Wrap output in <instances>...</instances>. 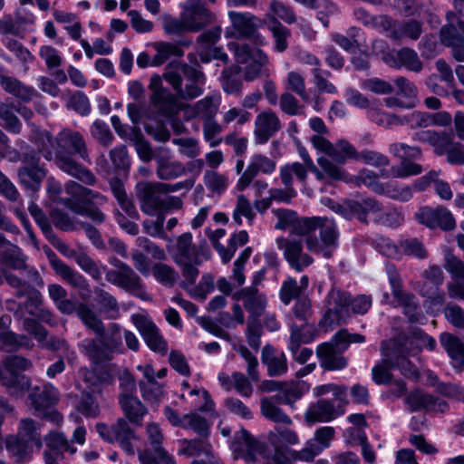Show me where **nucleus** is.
I'll use <instances>...</instances> for the list:
<instances>
[{
  "label": "nucleus",
  "mask_w": 464,
  "mask_h": 464,
  "mask_svg": "<svg viewBox=\"0 0 464 464\" xmlns=\"http://www.w3.org/2000/svg\"><path fill=\"white\" fill-rule=\"evenodd\" d=\"M103 270L109 283L143 300L147 299L142 279L130 266L121 270L103 266Z\"/></svg>",
  "instance_id": "nucleus-18"
},
{
  "label": "nucleus",
  "mask_w": 464,
  "mask_h": 464,
  "mask_svg": "<svg viewBox=\"0 0 464 464\" xmlns=\"http://www.w3.org/2000/svg\"><path fill=\"white\" fill-rule=\"evenodd\" d=\"M46 446L49 448V453L57 455L60 459H63V453L75 451V449L72 448L69 444L66 437L60 432H49L44 438Z\"/></svg>",
  "instance_id": "nucleus-55"
},
{
  "label": "nucleus",
  "mask_w": 464,
  "mask_h": 464,
  "mask_svg": "<svg viewBox=\"0 0 464 464\" xmlns=\"http://www.w3.org/2000/svg\"><path fill=\"white\" fill-rule=\"evenodd\" d=\"M7 451L15 458L16 461L30 458L34 446L21 440L16 435L7 436L5 439Z\"/></svg>",
  "instance_id": "nucleus-52"
},
{
  "label": "nucleus",
  "mask_w": 464,
  "mask_h": 464,
  "mask_svg": "<svg viewBox=\"0 0 464 464\" xmlns=\"http://www.w3.org/2000/svg\"><path fill=\"white\" fill-rule=\"evenodd\" d=\"M323 135H313L310 139L315 150L329 157H319L318 164L326 174H340L336 164L342 165L346 162L347 152H353V144L345 140H340L333 144Z\"/></svg>",
  "instance_id": "nucleus-10"
},
{
  "label": "nucleus",
  "mask_w": 464,
  "mask_h": 464,
  "mask_svg": "<svg viewBox=\"0 0 464 464\" xmlns=\"http://www.w3.org/2000/svg\"><path fill=\"white\" fill-rule=\"evenodd\" d=\"M119 404L125 419L128 420L132 426H142L144 416L147 414L148 411L136 396L122 393L119 396Z\"/></svg>",
  "instance_id": "nucleus-37"
},
{
  "label": "nucleus",
  "mask_w": 464,
  "mask_h": 464,
  "mask_svg": "<svg viewBox=\"0 0 464 464\" xmlns=\"http://www.w3.org/2000/svg\"><path fill=\"white\" fill-rule=\"evenodd\" d=\"M354 19L366 27H371L383 33L388 15H372L367 10L362 7L355 8L353 11Z\"/></svg>",
  "instance_id": "nucleus-59"
},
{
  "label": "nucleus",
  "mask_w": 464,
  "mask_h": 464,
  "mask_svg": "<svg viewBox=\"0 0 464 464\" xmlns=\"http://www.w3.org/2000/svg\"><path fill=\"white\" fill-rule=\"evenodd\" d=\"M149 447L139 453L142 464H175L174 458L162 447L163 435L157 423L147 426Z\"/></svg>",
  "instance_id": "nucleus-16"
},
{
  "label": "nucleus",
  "mask_w": 464,
  "mask_h": 464,
  "mask_svg": "<svg viewBox=\"0 0 464 464\" xmlns=\"http://www.w3.org/2000/svg\"><path fill=\"white\" fill-rule=\"evenodd\" d=\"M388 151L400 160L404 174H420L425 169L419 163L422 153L419 147L410 146L403 142H393L389 145Z\"/></svg>",
  "instance_id": "nucleus-23"
},
{
  "label": "nucleus",
  "mask_w": 464,
  "mask_h": 464,
  "mask_svg": "<svg viewBox=\"0 0 464 464\" xmlns=\"http://www.w3.org/2000/svg\"><path fill=\"white\" fill-rule=\"evenodd\" d=\"M234 30V34L237 38L253 39L256 45H265L266 41L263 35L257 32L262 20L249 12L229 11L227 13Z\"/></svg>",
  "instance_id": "nucleus-17"
},
{
  "label": "nucleus",
  "mask_w": 464,
  "mask_h": 464,
  "mask_svg": "<svg viewBox=\"0 0 464 464\" xmlns=\"http://www.w3.org/2000/svg\"><path fill=\"white\" fill-rule=\"evenodd\" d=\"M50 263L55 274L61 276L72 286L77 288L80 292H91L88 280L81 273L58 258L55 254H53V257L50 259Z\"/></svg>",
  "instance_id": "nucleus-36"
},
{
  "label": "nucleus",
  "mask_w": 464,
  "mask_h": 464,
  "mask_svg": "<svg viewBox=\"0 0 464 464\" xmlns=\"http://www.w3.org/2000/svg\"><path fill=\"white\" fill-rule=\"evenodd\" d=\"M220 102V93L218 92H210L194 104H185L184 116L186 120L197 117L211 119L217 113Z\"/></svg>",
  "instance_id": "nucleus-32"
},
{
  "label": "nucleus",
  "mask_w": 464,
  "mask_h": 464,
  "mask_svg": "<svg viewBox=\"0 0 464 464\" xmlns=\"http://www.w3.org/2000/svg\"><path fill=\"white\" fill-rule=\"evenodd\" d=\"M28 398L37 415L57 424L63 420V416L53 409L59 400L58 390L53 384L44 382L34 386Z\"/></svg>",
  "instance_id": "nucleus-14"
},
{
  "label": "nucleus",
  "mask_w": 464,
  "mask_h": 464,
  "mask_svg": "<svg viewBox=\"0 0 464 464\" xmlns=\"http://www.w3.org/2000/svg\"><path fill=\"white\" fill-rule=\"evenodd\" d=\"M414 140L429 144L433 148L435 154L442 156L454 141V136L450 131L446 130H420L414 134Z\"/></svg>",
  "instance_id": "nucleus-34"
},
{
  "label": "nucleus",
  "mask_w": 464,
  "mask_h": 464,
  "mask_svg": "<svg viewBox=\"0 0 464 464\" xmlns=\"http://www.w3.org/2000/svg\"><path fill=\"white\" fill-rule=\"evenodd\" d=\"M260 411L263 417L273 422L286 425L292 424L291 418L285 414L279 406L274 404L273 401L270 399L261 400Z\"/></svg>",
  "instance_id": "nucleus-51"
},
{
  "label": "nucleus",
  "mask_w": 464,
  "mask_h": 464,
  "mask_svg": "<svg viewBox=\"0 0 464 464\" xmlns=\"http://www.w3.org/2000/svg\"><path fill=\"white\" fill-rule=\"evenodd\" d=\"M334 436V429L333 427L319 428L314 432V439L308 440L303 450L299 451L288 450L287 452L294 459L312 461L323 450L329 447Z\"/></svg>",
  "instance_id": "nucleus-24"
},
{
  "label": "nucleus",
  "mask_w": 464,
  "mask_h": 464,
  "mask_svg": "<svg viewBox=\"0 0 464 464\" xmlns=\"http://www.w3.org/2000/svg\"><path fill=\"white\" fill-rule=\"evenodd\" d=\"M269 29L275 40L274 50L277 53L285 52L288 47L287 39L291 35L290 30L276 19H271Z\"/></svg>",
  "instance_id": "nucleus-62"
},
{
  "label": "nucleus",
  "mask_w": 464,
  "mask_h": 464,
  "mask_svg": "<svg viewBox=\"0 0 464 464\" xmlns=\"http://www.w3.org/2000/svg\"><path fill=\"white\" fill-rule=\"evenodd\" d=\"M291 232L298 236H306L307 249L325 258L331 257L337 246L336 225L333 219L327 218H297L291 226Z\"/></svg>",
  "instance_id": "nucleus-3"
},
{
  "label": "nucleus",
  "mask_w": 464,
  "mask_h": 464,
  "mask_svg": "<svg viewBox=\"0 0 464 464\" xmlns=\"http://www.w3.org/2000/svg\"><path fill=\"white\" fill-rule=\"evenodd\" d=\"M440 341L451 359L460 362L464 361V344L458 337L443 333L440 334Z\"/></svg>",
  "instance_id": "nucleus-60"
},
{
  "label": "nucleus",
  "mask_w": 464,
  "mask_h": 464,
  "mask_svg": "<svg viewBox=\"0 0 464 464\" xmlns=\"http://www.w3.org/2000/svg\"><path fill=\"white\" fill-rule=\"evenodd\" d=\"M81 353L97 363L111 362L115 352H122V328L117 323L104 326L103 334L95 338H85L79 344Z\"/></svg>",
  "instance_id": "nucleus-5"
},
{
  "label": "nucleus",
  "mask_w": 464,
  "mask_h": 464,
  "mask_svg": "<svg viewBox=\"0 0 464 464\" xmlns=\"http://www.w3.org/2000/svg\"><path fill=\"white\" fill-rule=\"evenodd\" d=\"M95 301L101 306L102 312L108 314V318L114 319L118 316L120 307L117 299L100 286L93 288Z\"/></svg>",
  "instance_id": "nucleus-48"
},
{
  "label": "nucleus",
  "mask_w": 464,
  "mask_h": 464,
  "mask_svg": "<svg viewBox=\"0 0 464 464\" xmlns=\"http://www.w3.org/2000/svg\"><path fill=\"white\" fill-rule=\"evenodd\" d=\"M0 84L5 91L23 101L32 100L34 94V88L22 84L21 82L13 77L2 76L0 78Z\"/></svg>",
  "instance_id": "nucleus-50"
},
{
  "label": "nucleus",
  "mask_w": 464,
  "mask_h": 464,
  "mask_svg": "<svg viewBox=\"0 0 464 464\" xmlns=\"http://www.w3.org/2000/svg\"><path fill=\"white\" fill-rule=\"evenodd\" d=\"M309 285V277L304 275L300 282L294 277H287L283 281L280 290L279 298L285 305H289L292 301L302 298L303 294L306 291Z\"/></svg>",
  "instance_id": "nucleus-41"
},
{
  "label": "nucleus",
  "mask_w": 464,
  "mask_h": 464,
  "mask_svg": "<svg viewBox=\"0 0 464 464\" xmlns=\"http://www.w3.org/2000/svg\"><path fill=\"white\" fill-rule=\"evenodd\" d=\"M380 176H314V189L320 192L334 193L339 182L364 185L372 192L401 201H408L412 197L411 188L401 186L396 180L382 181ZM431 182L432 176H422L413 185L415 191L425 190Z\"/></svg>",
  "instance_id": "nucleus-1"
},
{
  "label": "nucleus",
  "mask_w": 464,
  "mask_h": 464,
  "mask_svg": "<svg viewBox=\"0 0 464 464\" xmlns=\"http://www.w3.org/2000/svg\"><path fill=\"white\" fill-rule=\"evenodd\" d=\"M282 124L277 114L271 109L258 113L255 120L254 140L256 144H266L281 129Z\"/></svg>",
  "instance_id": "nucleus-26"
},
{
  "label": "nucleus",
  "mask_w": 464,
  "mask_h": 464,
  "mask_svg": "<svg viewBox=\"0 0 464 464\" xmlns=\"http://www.w3.org/2000/svg\"><path fill=\"white\" fill-rule=\"evenodd\" d=\"M344 413L341 404H335V401L320 399L312 403L304 414L307 422H328Z\"/></svg>",
  "instance_id": "nucleus-30"
},
{
  "label": "nucleus",
  "mask_w": 464,
  "mask_h": 464,
  "mask_svg": "<svg viewBox=\"0 0 464 464\" xmlns=\"http://www.w3.org/2000/svg\"><path fill=\"white\" fill-rule=\"evenodd\" d=\"M276 169V161L262 154L251 156L244 174H271Z\"/></svg>",
  "instance_id": "nucleus-54"
},
{
  "label": "nucleus",
  "mask_w": 464,
  "mask_h": 464,
  "mask_svg": "<svg viewBox=\"0 0 464 464\" xmlns=\"http://www.w3.org/2000/svg\"><path fill=\"white\" fill-rule=\"evenodd\" d=\"M235 297L242 300L249 316H261L266 307V298L255 286H246L238 291Z\"/></svg>",
  "instance_id": "nucleus-38"
},
{
  "label": "nucleus",
  "mask_w": 464,
  "mask_h": 464,
  "mask_svg": "<svg viewBox=\"0 0 464 464\" xmlns=\"http://www.w3.org/2000/svg\"><path fill=\"white\" fill-rule=\"evenodd\" d=\"M77 315L82 320V324L92 330L96 336L103 334L105 325L102 320L88 305L83 304H80L77 309Z\"/></svg>",
  "instance_id": "nucleus-53"
},
{
  "label": "nucleus",
  "mask_w": 464,
  "mask_h": 464,
  "mask_svg": "<svg viewBox=\"0 0 464 464\" xmlns=\"http://www.w3.org/2000/svg\"><path fill=\"white\" fill-rule=\"evenodd\" d=\"M279 247L284 250V256L290 267L296 272L304 271L314 262V258L304 252L301 239H285Z\"/></svg>",
  "instance_id": "nucleus-31"
},
{
  "label": "nucleus",
  "mask_w": 464,
  "mask_h": 464,
  "mask_svg": "<svg viewBox=\"0 0 464 464\" xmlns=\"http://www.w3.org/2000/svg\"><path fill=\"white\" fill-rule=\"evenodd\" d=\"M383 245L384 249L382 252L387 256H395L398 252H401L418 259L428 257V251L423 243L415 237L401 239L399 241L398 246L389 240H383Z\"/></svg>",
  "instance_id": "nucleus-33"
},
{
  "label": "nucleus",
  "mask_w": 464,
  "mask_h": 464,
  "mask_svg": "<svg viewBox=\"0 0 464 464\" xmlns=\"http://www.w3.org/2000/svg\"><path fill=\"white\" fill-rule=\"evenodd\" d=\"M152 275L161 285L171 287L179 278L178 272L170 266L158 263L152 267Z\"/></svg>",
  "instance_id": "nucleus-64"
},
{
  "label": "nucleus",
  "mask_w": 464,
  "mask_h": 464,
  "mask_svg": "<svg viewBox=\"0 0 464 464\" xmlns=\"http://www.w3.org/2000/svg\"><path fill=\"white\" fill-rule=\"evenodd\" d=\"M394 83L398 88L397 95L404 100L406 103H411V108L415 107L418 102V91L415 84L402 76L396 78Z\"/></svg>",
  "instance_id": "nucleus-63"
},
{
  "label": "nucleus",
  "mask_w": 464,
  "mask_h": 464,
  "mask_svg": "<svg viewBox=\"0 0 464 464\" xmlns=\"http://www.w3.org/2000/svg\"><path fill=\"white\" fill-rule=\"evenodd\" d=\"M0 380L3 385L8 390L9 393L14 396L22 395L30 388V380L24 374L9 373V376H4L3 373H1Z\"/></svg>",
  "instance_id": "nucleus-58"
},
{
  "label": "nucleus",
  "mask_w": 464,
  "mask_h": 464,
  "mask_svg": "<svg viewBox=\"0 0 464 464\" xmlns=\"http://www.w3.org/2000/svg\"><path fill=\"white\" fill-rule=\"evenodd\" d=\"M415 218L419 223L429 228H440L443 231H451L456 227V220L452 213L445 207L439 206L435 208L425 206L415 213Z\"/></svg>",
  "instance_id": "nucleus-21"
},
{
  "label": "nucleus",
  "mask_w": 464,
  "mask_h": 464,
  "mask_svg": "<svg viewBox=\"0 0 464 464\" xmlns=\"http://www.w3.org/2000/svg\"><path fill=\"white\" fill-rule=\"evenodd\" d=\"M404 401L411 412L420 411L445 412L449 409V405L444 400L436 398L420 390L410 392L406 395Z\"/></svg>",
  "instance_id": "nucleus-29"
},
{
  "label": "nucleus",
  "mask_w": 464,
  "mask_h": 464,
  "mask_svg": "<svg viewBox=\"0 0 464 464\" xmlns=\"http://www.w3.org/2000/svg\"><path fill=\"white\" fill-rule=\"evenodd\" d=\"M179 454L187 457H211L213 452L212 445L208 437H198L195 439H182L179 440Z\"/></svg>",
  "instance_id": "nucleus-43"
},
{
  "label": "nucleus",
  "mask_w": 464,
  "mask_h": 464,
  "mask_svg": "<svg viewBox=\"0 0 464 464\" xmlns=\"http://www.w3.org/2000/svg\"><path fill=\"white\" fill-rule=\"evenodd\" d=\"M18 306L19 308L25 309L31 316L36 317L43 323L51 326H54L56 324L53 314L50 310L43 306V295L38 290L32 292L25 301Z\"/></svg>",
  "instance_id": "nucleus-40"
},
{
  "label": "nucleus",
  "mask_w": 464,
  "mask_h": 464,
  "mask_svg": "<svg viewBox=\"0 0 464 464\" xmlns=\"http://www.w3.org/2000/svg\"><path fill=\"white\" fill-rule=\"evenodd\" d=\"M163 75L153 74L150 79L149 90L150 104L154 114L159 117L170 119L184 111L185 104L179 100L177 93H173L163 85Z\"/></svg>",
  "instance_id": "nucleus-9"
},
{
  "label": "nucleus",
  "mask_w": 464,
  "mask_h": 464,
  "mask_svg": "<svg viewBox=\"0 0 464 464\" xmlns=\"http://www.w3.org/2000/svg\"><path fill=\"white\" fill-rule=\"evenodd\" d=\"M382 61L388 66L394 69L406 68L409 71L419 72L422 70V62L418 53L411 48L403 47L399 50H392L384 53Z\"/></svg>",
  "instance_id": "nucleus-28"
},
{
  "label": "nucleus",
  "mask_w": 464,
  "mask_h": 464,
  "mask_svg": "<svg viewBox=\"0 0 464 464\" xmlns=\"http://www.w3.org/2000/svg\"><path fill=\"white\" fill-rule=\"evenodd\" d=\"M353 152H347L346 160L353 159L377 169L387 167L390 164L389 158L379 151L370 150L358 151L353 145Z\"/></svg>",
  "instance_id": "nucleus-46"
},
{
  "label": "nucleus",
  "mask_w": 464,
  "mask_h": 464,
  "mask_svg": "<svg viewBox=\"0 0 464 464\" xmlns=\"http://www.w3.org/2000/svg\"><path fill=\"white\" fill-rule=\"evenodd\" d=\"M297 146L299 155L304 160V164L299 162L287 164L281 168L280 174H306L307 172H317V174H320L317 171V169L314 166L305 148H304L300 144Z\"/></svg>",
  "instance_id": "nucleus-49"
},
{
  "label": "nucleus",
  "mask_w": 464,
  "mask_h": 464,
  "mask_svg": "<svg viewBox=\"0 0 464 464\" xmlns=\"http://www.w3.org/2000/svg\"><path fill=\"white\" fill-rule=\"evenodd\" d=\"M165 183H138L136 185L137 198L143 213L153 216L157 211L169 212L179 209L182 200L179 197L166 194Z\"/></svg>",
  "instance_id": "nucleus-8"
},
{
  "label": "nucleus",
  "mask_w": 464,
  "mask_h": 464,
  "mask_svg": "<svg viewBox=\"0 0 464 464\" xmlns=\"http://www.w3.org/2000/svg\"><path fill=\"white\" fill-rule=\"evenodd\" d=\"M232 448L247 462L255 463L258 455L266 456V444L254 438L245 429L234 434Z\"/></svg>",
  "instance_id": "nucleus-22"
},
{
  "label": "nucleus",
  "mask_w": 464,
  "mask_h": 464,
  "mask_svg": "<svg viewBox=\"0 0 464 464\" xmlns=\"http://www.w3.org/2000/svg\"><path fill=\"white\" fill-rule=\"evenodd\" d=\"M351 295L341 289L333 288L325 298L326 311L323 316V324L332 326L344 323L350 316Z\"/></svg>",
  "instance_id": "nucleus-15"
},
{
  "label": "nucleus",
  "mask_w": 464,
  "mask_h": 464,
  "mask_svg": "<svg viewBox=\"0 0 464 464\" xmlns=\"http://www.w3.org/2000/svg\"><path fill=\"white\" fill-rule=\"evenodd\" d=\"M261 360L271 377L281 376L287 372V360L284 352L276 351L271 344L263 347Z\"/></svg>",
  "instance_id": "nucleus-39"
},
{
  "label": "nucleus",
  "mask_w": 464,
  "mask_h": 464,
  "mask_svg": "<svg viewBox=\"0 0 464 464\" xmlns=\"http://www.w3.org/2000/svg\"><path fill=\"white\" fill-rule=\"evenodd\" d=\"M227 46L233 53L236 62L245 65L246 80L252 81L265 72L268 64V56L264 51L247 44L229 43Z\"/></svg>",
  "instance_id": "nucleus-13"
},
{
  "label": "nucleus",
  "mask_w": 464,
  "mask_h": 464,
  "mask_svg": "<svg viewBox=\"0 0 464 464\" xmlns=\"http://www.w3.org/2000/svg\"><path fill=\"white\" fill-rule=\"evenodd\" d=\"M330 208L347 220L353 218L367 225L368 216L378 214L382 211V204L374 198L358 196L353 198H346L342 202H332Z\"/></svg>",
  "instance_id": "nucleus-12"
},
{
  "label": "nucleus",
  "mask_w": 464,
  "mask_h": 464,
  "mask_svg": "<svg viewBox=\"0 0 464 464\" xmlns=\"http://www.w3.org/2000/svg\"><path fill=\"white\" fill-rule=\"evenodd\" d=\"M366 114L370 121L384 128L404 124V121L401 117L388 113L378 107H370L367 110Z\"/></svg>",
  "instance_id": "nucleus-56"
},
{
  "label": "nucleus",
  "mask_w": 464,
  "mask_h": 464,
  "mask_svg": "<svg viewBox=\"0 0 464 464\" xmlns=\"http://www.w3.org/2000/svg\"><path fill=\"white\" fill-rule=\"evenodd\" d=\"M15 435L34 447L41 448L43 445L40 425L33 419H22Z\"/></svg>",
  "instance_id": "nucleus-45"
},
{
  "label": "nucleus",
  "mask_w": 464,
  "mask_h": 464,
  "mask_svg": "<svg viewBox=\"0 0 464 464\" xmlns=\"http://www.w3.org/2000/svg\"><path fill=\"white\" fill-rule=\"evenodd\" d=\"M0 343L1 348L7 353L16 352L20 349L32 350L34 347V343L28 335L12 331L0 333Z\"/></svg>",
  "instance_id": "nucleus-44"
},
{
  "label": "nucleus",
  "mask_w": 464,
  "mask_h": 464,
  "mask_svg": "<svg viewBox=\"0 0 464 464\" xmlns=\"http://www.w3.org/2000/svg\"><path fill=\"white\" fill-rule=\"evenodd\" d=\"M66 192L71 198L63 199L64 206L78 215L88 217L96 224L104 222L106 216L96 206L106 202L104 196L75 182L66 186Z\"/></svg>",
  "instance_id": "nucleus-7"
},
{
  "label": "nucleus",
  "mask_w": 464,
  "mask_h": 464,
  "mask_svg": "<svg viewBox=\"0 0 464 464\" xmlns=\"http://www.w3.org/2000/svg\"><path fill=\"white\" fill-rule=\"evenodd\" d=\"M174 262L180 267L185 280L181 283L184 289L195 285L198 275V266L205 257L203 251L192 244V235L183 233L177 238L176 244L169 249Z\"/></svg>",
  "instance_id": "nucleus-6"
},
{
  "label": "nucleus",
  "mask_w": 464,
  "mask_h": 464,
  "mask_svg": "<svg viewBox=\"0 0 464 464\" xmlns=\"http://www.w3.org/2000/svg\"><path fill=\"white\" fill-rule=\"evenodd\" d=\"M183 429L192 430L198 437H209L210 425L206 418L197 412L183 414Z\"/></svg>",
  "instance_id": "nucleus-61"
},
{
  "label": "nucleus",
  "mask_w": 464,
  "mask_h": 464,
  "mask_svg": "<svg viewBox=\"0 0 464 464\" xmlns=\"http://www.w3.org/2000/svg\"><path fill=\"white\" fill-rule=\"evenodd\" d=\"M131 423L125 418H119L113 424L115 441L128 454L134 455L133 441L138 440L135 430Z\"/></svg>",
  "instance_id": "nucleus-42"
},
{
  "label": "nucleus",
  "mask_w": 464,
  "mask_h": 464,
  "mask_svg": "<svg viewBox=\"0 0 464 464\" xmlns=\"http://www.w3.org/2000/svg\"><path fill=\"white\" fill-rule=\"evenodd\" d=\"M221 27L214 26L200 35L197 39L198 44V55L202 63H209L211 60H220L224 63L228 61V56L222 49L216 46V44L220 39Z\"/></svg>",
  "instance_id": "nucleus-25"
},
{
  "label": "nucleus",
  "mask_w": 464,
  "mask_h": 464,
  "mask_svg": "<svg viewBox=\"0 0 464 464\" xmlns=\"http://www.w3.org/2000/svg\"><path fill=\"white\" fill-rule=\"evenodd\" d=\"M50 150L43 152L44 157L67 174H91L89 170L78 165L72 154L76 153L83 160H88V150L82 135L70 129H63L55 138L47 136Z\"/></svg>",
  "instance_id": "nucleus-2"
},
{
  "label": "nucleus",
  "mask_w": 464,
  "mask_h": 464,
  "mask_svg": "<svg viewBox=\"0 0 464 464\" xmlns=\"http://www.w3.org/2000/svg\"><path fill=\"white\" fill-rule=\"evenodd\" d=\"M385 270L392 294L398 302V305L402 307L403 314L411 324H422L425 316L416 295L403 290L401 276L393 264L387 263Z\"/></svg>",
  "instance_id": "nucleus-11"
},
{
  "label": "nucleus",
  "mask_w": 464,
  "mask_h": 464,
  "mask_svg": "<svg viewBox=\"0 0 464 464\" xmlns=\"http://www.w3.org/2000/svg\"><path fill=\"white\" fill-rule=\"evenodd\" d=\"M184 15L186 18V25L190 32H198L214 19V14L207 8L194 5L190 0L184 4Z\"/></svg>",
  "instance_id": "nucleus-35"
},
{
  "label": "nucleus",
  "mask_w": 464,
  "mask_h": 464,
  "mask_svg": "<svg viewBox=\"0 0 464 464\" xmlns=\"http://www.w3.org/2000/svg\"><path fill=\"white\" fill-rule=\"evenodd\" d=\"M390 366L400 370L401 374L408 378H417L419 376V371L416 365L411 362L405 354H403L400 349L389 355Z\"/></svg>",
  "instance_id": "nucleus-57"
},
{
  "label": "nucleus",
  "mask_w": 464,
  "mask_h": 464,
  "mask_svg": "<svg viewBox=\"0 0 464 464\" xmlns=\"http://www.w3.org/2000/svg\"><path fill=\"white\" fill-rule=\"evenodd\" d=\"M131 322L151 351L162 354L167 353L168 343L151 318L141 314H135L131 315Z\"/></svg>",
  "instance_id": "nucleus-19"
},
{
  "label": "nucleus",
  "mask_w": 464,
  "mask_h": 464,
  "mask_svg": "<svg viewBox=\"0 0 464 464\" xmlns=\"http://www.w3.org/2000/svg\"><path fill=\"white\" fill-rule=\"evenodd\" d=\"M164 80L172 87L179 100H193L204 92V73L187 63H170L163 72Z\"/></svg>",
  "instance_id": "nucleus-4"
},
{
  "label": "nucleus",
  "mask_w": 464,
  "mask_h": 464,
  "mask_svg": "<svg viewBox=\"0 0 464 464\" xmlns=\"http://www.w3.org/2000/svg\"><path fill=\"white\" fill-rule=\"evenodd\" d=\"M383 33L394 42L417 41L423 33V23L416 19L399 21L388 15Z\"/></svg>",
  "instance_id": "nucleus-20"
},
{
  "label": "nucleus",
  "mask_w": 464,
  "mask_h": 464,
  "mask_svg": "<svg viewBox=\"0 0 464 464\" xmlns=\"http://www.w3.org/2000/svg\"><path fill=\"white\" fill-rule=\"evenodd\" d=\"M334 338L330 342L323 343L316 348V355L320 366L326 371H340L347 367L348 360L342 353Z\"/></svg>",
  "instance_id": "nucleus-27"
},
{
  "label": "nucleus",
  "mask_w": 464,
  "mask_h": 464,
  "mask_svg": "<svg viewBox=\"0 0 464 464\" xmlns=\"http://www.w3.org/2000/svg\"><path fill=\"white\" fill-rule=\"evenodd\" d=\"M1 257L2 263L9 268L14 270L27 269V256L20 247L14 244H9V246L1 253Z\"/></svg>",
  "instance_id": "nucleus-47"
}]
</instances>
